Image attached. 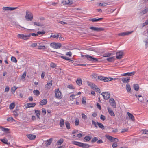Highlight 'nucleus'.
<instances>
[{
  "label": "nucleus",
  "mask_w": 148,
  "mask_h": 148,
  "mask_svg": "<svg viewBox=\"0 0 148 148\" xmlns=\"http://www.w3.org/2000/svg\"><path fill=\"white\" fill-rule=\"evenodd\" d=\"M31 36H38V35L37 34H36L34 33L27 34H18L17 37L19 38L24 40H27Z\"/></svg>",
  "instance_id": "nucleus-1"
},
{
  "label": "nucleus",
  "mask_w": 148,
  "mask_h": 148,
  "mask_svg": "<svg viewBox=\"0 0 148 148\" xmlns=\"http://www.w3.org/2000/svg\"><path fill=\"white\" fill-rule=\"evenodd\" d=\"M72 143L75 145L83 148H88L90 147L89 145L88 144L83 143L75 141H72Z\"/></svg>",
  "instance_id": "nucleus-2"
},
{
  "label": "nucleus",
  "mask_w": 148,
  "mask_h": 148,
  "mask_svg": "<svg viewBox=\"0 0 148 148\" xmlns=\"http://www.w3.org/2000/svg\"><path fill=\"white\" fill-rule=\"evenodd\" d=\"M117 79H113L111 77H107L102 76H97V78L96 79L97 80L98 79L100 81H103L104 82H107L109 81H111L113 79L116 80Z\"/></svg>",
  "instance_id": "nucleus-3"
},
{
  "label": "nucleus",
  "mask_w": 148,
  "mask_h": 148,
  "mask_svg": "<svg viewBox=\"0 0 148 148\" xmlns=\"http://www.w3.org/2000/svg\"><path fill=\"white\" fill-rule=\"evenodd\" d=\"M25 18L27 21H31L33 19V14L28 11H27L26 12Z\"/></svg>",
  "instance_id": "nucleus-4"
},
{
  "label": "nucleus",
  "mask_w": 148,
  "mask_h": 148,
  "mask_svg": "<svg viewBox=\"0 0 148 148\" xmlns=\"http://www.w3.org/2000/svg\"><path fill=\"white\" fill-rule=\"evenodd\" d=\"M55 93L56 97L57 99H60L62 98V95L59 89L55 90Z\"/></svg>",
  "instance_id": "nucleus-5"
},
{
  "label": "nucleus",
  "mask_w": 148,
  "mask_h": 148,
  "mask_svg": "<svg viewBox=\"0 0 148 148\" xmlns=\"http://www.w3.org/2000/svg\"><path fill=\"white\" fill-rule=\"evenodd\" d=\"M50 46L54 49H58L61 47L62 45L61 43H59L53 42L50 44Z\"/></svg>",
  "instance_id": "nucleus-6"
},
{
  "label": "nucleus",
  "mask_w": 148,
  "mask_h": 148,
  "mask_svg": "<svg viewBox=\"0 0 148 148\" xmlns=\"http://www.w3.org/2000/svg\"><path fill=\"white\" fill-rule=\"evenodd\" d=\"M57 21L59 23L61 24L62 25H67V24H71V23H73L72 19L71 18H69V20H68L67 22L68 23H67L66 22L63 21H61L58 20Z\"/></svg>",
  "instance_id": "nucleus-7"
},
{
  "label": "nucleus",
  "mask_w": 148,
  "mask_h": 148,
  "mask_svg": "<svg viewBox=\"0 0 148 148\" xmlns=\"http://www.w3.org/2000/svg\"><path fill=\"white\" fill-rule=\"evenodd\" d=\"M84 56L88 60L92 62H97L98 61L97 58H94L89 55H86Z\"/></svg>",
  "instance_id": "nucleus-8"
},
{
  "label": "nucleus",
  "mask_w": 148,
  "mask_h": 148,
  "mask_svg": "<svg viewBox=\"0 0 148 148\" xmlns=\"http://www.w3.org/2000/svg\"><path fill=\"white\" fill-rule=\"evenodd\" d=\"M101 95L103 96L104 99L105 100L108 99L110 97V94L107 92H103L101 94Z\"/></svg>",
  "instance_id": "nucleus-9"
},
{
  "label": "nucleus",
  "mask_w": 148,
  "mask_h": 148,
  "mask_svg": "<svg viewBox=\"0 0 148 148\" xmlns=\"http://www.w3.org/2000/svg\"><path fill=\"white\" fill-rule=\"evenodd\" d=\"M123 56V52L121 51L116 53V58L117 59H120L122 58Z\"/></svg>",
  "instance_id": "nucleus-10"
},
{
  "label": "nucleus",
  "mask_w": 148,
  "mask_h": 148,
  "mask_svg": "<svg viewBox=\"0 0 148 148\" xmlns=\"http://www.w3.org/2000/svg\"><path fill=\"white\" fill-rule=\"evenodd\" d=\"M90 29L93 30L94 31H96L97 32H99L101 31H103L104 30V29L103 28H98L93 27H90Z\"/></svg>",
  "instance_id": "nucleus-11"
},
{
  "label": "nucleus",
  "mask_w": 148,
  "mask_h": 148,
  "mask_svg": "<svg viewBox=\"0 0 148 148\" xmlns=\"http://www.w3.org/2000/svg\"><path fill=\"white\" fill-rule=\"evenodd\" d=\"M105 136L111 142H113L115 141H116V140H117V141H118V140L117 138H114L108 135H106Z\"/></svg>",
  "instance_id": "nucleus-12"
},
{
  "label": "nucleus",
  "mask_w": 148,
  "mask_h": 148,
  "mask_svg": "<svg viewBox=\"0 0 148 148\" xmlns=\"http://www.w3.org/2000/svg\"><path fill=\"white\" fill-rule=\"evenodd\" d=\"M17 7H3L2 8L3 10L4 11L6 10H14L17 9Z\"/></svg>",
  "instance_id": "nucleus-13"
},
{
  "label": "nucleus",
  "mask_w": 148,
  "mask_h": 148,
  "mask_svg": "<svg viewBox=\"0 0 148 148\" xmlns=\"http://www.w3.org/2000/svg\"><path fill=\"white\" fill-rule=\"evenodd\" d=\"M127 114L128 115V119L129 120L132 121L133 122H134L135 121V119L132 114L129 112H127Z\"/></svg>",
  "instance_id": "nucleus-14"
},
{
  "label": "nucleus",
  "mask_w": 148,
  "mask_h": 148,
  "mask_svg": "<svg viewBox=\"0 0 148 148\" xmlns=\"http://www.w3.org/2000/svg\"><path fill=\"white\" fill-rule=\"evenodd\" d=\"M109 102L110 105L113 108H115L116 103L115 100L113 98H111L109 100Z\"/></svg>",
  "instance_id": "nucleus-15"
},
{
  "label": "nucleus",
  "mask_w": 148,
  "mask_h": 148,
  "mask_svg": "<svg viewBox=\"0 0 148 148\" xmlns=\"http://www.w3.org/2000/svg\"><path fill=\"white\" fill-rule=\"evenodd\" d=\"M133 32V31H132L131 32H123L121 33H120L118 35L119 36H124L125 35H128Z\"/></svg>",
  "instance_id": "nucleus-16"
},
{
  "label": "nucleus",
  "mask_w": 148,
  "mask_h": 148,
  "mask_svg": "<svg viewBox=\"0 0 148 148\" xmlns=\"http://www.w3.org/2000/svg\"><path fill=\"white\" fill-rule=\"evenodd\" d=\"M29 139L31 140H34L36 137V136L34 135L29 134L26 135Z\"/></svg>",
  "instance_id": "nucleus-17"
},
{
  "label": "nucleus",
  "mask_w": 148,
  "mask_h": 148,
  "mask_svg": "<svg viewBox=\"0 0 148 148\" xmlns=\"http://www.w3.org/2000/svg\"><path fill=\"white\" fill-rule=\"evenodd\" d=\"M52 81L51 80L49 83H47L45 85V88L46 89H49L52 85Z\"/></svg>",
  "instance_id": "nucleus-18"
},
{
  "label": "nucleus",
  "mask_w": 148,
  "mask_h": 148,
  "mask_svg": "<svg viewBox=\"0 0 148 148\" xmlns=\"http://www.w3.org/2000/svg\"><path fill=\"white\" fill-rule=\"evenodd\" d=\"M53 140V139L52 138H50L49 139L47 140L46 141L45 144L46 146L47 147L51 143Z\"/></svg>",
  "instance_id": "nucleus-19"
},
{
  "label": "nucleus",
  "mask_w": 148,
  "mask_h": 148,
  "mask_svg": "<svg viewBox=\"0 0 148 148\" xmlns=\"http://www.w3.org/2000/svg\"><path fill=\"white\" fill-rule=\"evenodd\" d=\"M135 72L134 71H133L131 72H128L122 74H121V76H131L132 75H134L135 73Z\"/></svg>",
  "instance_id": "nucleus-20"
},
{
  "label": "nucleus",
  "mask_w": 148,
  "mask_h": 148,
  "mask_svg": "<svg viewBox=\"0 0 148 148\" xmlns=\"http://www.w3.org/2000/svg\"><path fill=\"white\" fill-rule=\"evenodd\" d=\"M107 109L109 114L111 116H115L114 112L111 109L108 108Z\"/></svg>",
  "instance_id": "nucleus-21"
},
{
  "label": "nucleus",
  "mask_w": 148,
  "mask_h": 148,
  "mask_svg": "<svg viewBox=\"0 0 148 148\" xmlns=\"http://www.w3.org/2000/svg\"><path fill=\"white\" fill-rule=\"evenodd\" d=\"M35 105L36 104L34 103H27L26 107V108L34 107L35 106Z\"/></svg>",
  "instance_id": "nucleus-22"
},
{
  "label": "nucleus",
  "mask_w": 148,
  "mask_h": 148,
  "mask_svg": "<svg viewBox=\"0 0 148 148\" xmlns=\"http://www.w3.org/2000/svg\"><path fill=\"white\" fill-rule=\"evenodd\" d=\"M64 121L62 119H61L60 120L59 125L61 127H63L64 126Z\"/></svg>",
  "instance_id": "nucleus-23"
},
{
  "label": "nucleus",
  "mask_w": 148,
  "mask_h": 148,
  "mask_svg": "<svg viewBox=\"0 0 148 148\" xmlns=\"http://www.w3.org/2000/svg\"><path fill=\"white\" fill-rule=\"evenodd\" d=\"M47 103V100L44 99L41 100L40 102V104L41 106L46 105Z\"/></svg>",
  "instance_id": "nucleus-24"
},
{
  "label": "nucleus",
  "mask_w": 148,
  "mask_h": 148,
  "mask_svg": "<svg viewBox=\"0 0 148 148\" xmlns=\"http://www.w3.org/2000/svg\"><path fill=\"white\" fill-rule=\"evenodd\" d=\"M90 87L94 89H95L97 90V91H98L99 92L100 91V89L99 88H97L96 85L95 84H93V83L90 86Z\"/></svg>",
  "instance_id": "nucleus-25"
},
{
  "label": "nucleus",
  "mask_w": 148,
  "mask_h": 148,
  "mask_svg": "<svg viewBox=\"0 0 148 148\" xmlns=\"http://www.w3.org/2000/svg\"><path fill=\"white\" fill-rule=\"evenodd\" d=\"M63 3L65 4L71 5L73 3L72 0H64Z\"/></svg>",
  "instance_id": "nucleus-26"
},
{
  "label": "nucleus",
  "mask_w": 148,
  "mask_h": 148,
  "mask_svg": "<svg viewBox=\"0 0 148 148\" xmlns=\"http://www.w3.org/2000/svg\"><path fill=\"white\" fill-rule=\"evenodd\" d=\"M130 80V77H127L125 78H123L122 79V81L124 83H127Z\"/></svg>",
  "instance_id": "nucleus-27"
},
{
  "label": "nucleus",
  "mask_w": 148,
  "mask_h": 148,
  "mask_svg": "<svg viewBox=\"0 0 148 148\" xmlns=\"http://www.w3.org/2000/svg\"><path fill=\"white\" fill-rule=\"evenodd\" d=\"M76 82V84L79 86H80L82 84V82L81 78L77 79Z\"/></svg>",
  "instance_id": "nucleus-28"
},
{
  "label": "nucleus",
  "mask_w": 148,
  "mask_h": 148,
  "mask_svg": "<svg viewBox=\"0 0 148 148\" xmlns=\"http://www.w3.org/2000/svg\"><path fill=\"white\" fill-rule=\"evenodd\" d=\"M126 88L127 91L129 92H131V90L130 84H127L126 85Z\"/></svg>",
  "instance_id": "nucleus-29"
},
{
  "label": "nucleus",
  "mask_w": 148,
  "mask_h": 148,
  "mask_svg": "<svg viewBox=\"0 0 148 148\" xmlns=\"http://www.w3.org/2000/svg\"><path fill=\"white\" fill-rule=\"evenodd\" d=\"M103 19L102 18H99L98 19H97L96 18H93L92 19H90V20L92 22H97L100 20H101Z\"/></svg>",
  "instance_id": "nucleus-30"
},
{
  "label": "nucleus",
  "mask_w": 148,
  "mask_h": 148,
  "mask_svg": "<svg viewBox=\"0 0 148 148\" xmlns=\"http://www.w3.org/2000/svg\"><path fill=\"white\" fill-rule=\"evenodd\" d=\"M134 88L136 91H138L139 89V86L137 84H134Z\"/></svg>",
  "instance_id": "nucleus-31"
},
{
  "label": "nucleus",
  "mask_w": 148,
  "mask_h": 148,
  "mask_svg": "<svg viewBox=\"0 0 148 148\" xmlns=\"http://www.w3.org/2000/svg\"><path fill=\"white\" fill-rule=\"evenodd\" d=\"M1 130L5 132H8L9 131V129L7 128H4L2 126H1L0 127Z\"/></svg>",
  "instance_id": "nucleus-32"
},
{
  "label": "nucleus",
  "mask_w": 148,
  "mask_h": 148,
  "mask_svg": "<svg viewBox=\"0 0 148 148\" xmlns=\"http://www.w3.org/2000/svg\"><path fill=\"white\" fill-rule=\"evenodd\" d=\"M33 93L34 95L37 96L39 95L40 94V92L38 90H34V91H33Z\"/></svg>",
  "instance_id": "nucleus-33"
},
{
  "label": "nucleus",
  "mask_w": 148,
  "mask_h": 148,
  "mask_svg": "<svg viewBox=\"0 0 148 148\" xmlns=\"http://www.w3.org/2000/svg\"><path fill=\"white\" fill-rule=\"evenodd\" d=\"M147 12H148V8H146L141 11L140 14L141 15H143L146 14Z\"/></svg>",
  "instance_id": "nucleus-34"
},
{
  "label": "nucleus",
  "mask_w": 148,
  "mask_h": 148,
  "mask_svg": "<svg viewBox=\"0 0 148 148\" xmlns=\"http://www.w3.org/2000/svg\"><path fill=\"white\" fill-rule=\"evenodd\" d=\"M15 106V104L14 102H13L11 103L9 106V108L10 110L13 109Z\"/></svg>",
  "instance_id": "nucleus-35"
},
{
  "label": "nucleus",
  "mask_w": 148,
  "mask_h": 148,
  "mask_svg": "<svg viewBox=\"0 0 148 148\" xmlns=\"http://www.w3.org/2000/svg\"><path fill=\"white\" fill-rule=\"evenodd\" d=\"M112 54L110 52H108L104 54L103 55V57H107L111 56L112 55Z\"/></svg>",
  "instance_id": "nucleus-36"
},
{
  "label": "nucleus",
  "mask_w": 148,
  "mask_h": 148,
  "mask_svg": "<svg viewBox=\"0 0 148 148\" xmlns=\"http://www.w3.org/2000/svg\"><path fill=\"white\" fill-rule=\"evenodd\" d=\"M0 140L5 144H8V140L5 138L3 139H0Z\"/></svg>",
  "instance_id": "nucleus-37"
},
{
  "label": "nucleus",
  "mask_w": 148,
  "mask_h": 148,
  "mask_svg": "<svg viewBox=\"0 0 148 148\" xmlns=\"http://www.w3.org/2000/svg\"><path fill=\"white\" fill-rule=\"evenodd\" d=\"M26 75V72L25 71L22 74L21 77V80L25 79V77Z\"/></svg>",
  "instance_id": "nucleus-38"
},
{
  "label": "nucleus",
  "mask_w": 148,
  "mask_h": 148,
  "mask_svg": "<svg viewBox=\"0 0 148 148\" xmlns=\"http://www.w3.org/2000/svg\"><path fill=\"white\" fill-rule=\"evenodd\" d=\"M47 47L45 45H40L38 46V49H46Z\"/></svg>",
  "instance_id": "nucleus-39"
},
{
  "label": "nucleus",
  "mask_w": 148,
  "mask_h": 148,
  "mask_svg": "<svg viewBox=\"0 0 148 148\" xmlns=\"http://www.w3.org/2000/svg\"><path fill=\"white\" fill-rule=\"evenodd\" d=\"M35 113L37 117L40 118V111L38 110H35Z\"/></svg>",
  "instance_id": "nucleus-40"
},
{
  "label": "nucleus",
  "mask_w": 148,
  "mask_h": 148,
  "mask_svg": "<svg viewBox=\"0 0 148 148\" xmlns=\"http://www.w3.org/2000/svg\"><path fill=\"white\" fill-rule=\"evenodd\" d=\"M97 125H98L99 127L101 128L102 129V130L104 129V127L103 124L101 123H99L98 122H97Z\"/></svg>",
  "instance_id": "nucleus-41"
},
{
  "label": "nucleus",
  "mask_w": 148,
  "mask_h": 148,
  "mask_svg": "<svg viewBox=\"0 0 148 148\" xmlns=\"http://www.w3.org/2000/svg\"><path fill=\"white\" fill-rule=\"evenodd\" d=\"M77 96V95H75L74 94H72L71 95L70 97V100L71 101H73L74 99H75V96Z\"/></svg>",
  "instance_id": "nucleus-42"
},
{
  "label": "nucleus",
  "mask_w": 148,
  "mask_h": 148,
  "mask_svg": "<svg viewBox=\"0 0 148 148\" xmlns=\"http://www.w3.org/2000/svg\"><path fill=\"white\" fill-rule=\"evenodd\" d=\"M107 60L109 62H112L114 61V57H111L107 59Z\"/></svg>",
  "instance_id": "nucleus-43"
},
{
  "label": "nucleus",
  "mask_w": 148,
  "mask_h": 148,
  "mask_svg": "<svg viewBox=\"0 0 148 148\" xmlns=\"http://www.w3.org/2000/svg\"><path fill=\"white\" fill-rule=\"evenodd\" d=\"M66 126L68 130L70 128V124L68 121H66L65 122Z\"/></svg>",
  "instance_id": "nucleus-44"
},
{
  "label": "nucleus",
  "mask_w": 148,
  "mask_h": 148,
  "mask_svg": "<svg viewBox=\"0 0 148 148\" xmlns=\"http://www.w3.org/2000/svg\"><path fill=\"white\" fill-rule=\"evenodd\" d=\"M91 139V137L89 136H86L84 139V141H89Z\"/></svg>",
  "instance_id": "nucleus-45"
},
{
  "label": "nucleus",
  "mask_w": 148,
  "mask_h": 148,
  "mask_svg": "<svg viewBox=\"0 0 148 148\" xmlns=\"http://www.w3.org/2000/svg\"><path fill=\"white\" fill-rule=\"evenodd\" d=\"M11 60L12 62L16 63L17 62V61L16 58L13 56H12L11 58Z\"/></svg>",
  "instance_id": "nucleus-46"
},
{
  "label": "nucleus",
  "mask_w": 148,
  "mask_h": 148,
  "mask_svg": "<svg viewBox=\"0 0 148 148\" xmlns=\"http://www.w3.org/2000/svg\"><path fill=\"white\" fill-rule=\"evenodd\" d=\"M86 98L85 97H83L82 98V103L84 105H86Z\"/></svg>",
  "instance_id": "nucleus-47"
},
{
  "label": "nucleus",
  "mask_w": 148,
  "mask_h": 148,
  "mask_svg": "<svg viewBox=\"0 0 148 148\" xmlns=\"http://www.w3.org/2000/svg\"><path fill=\"white\" fill-rule=\"evenodd\" d=\"M67 88H68L71 89H75V87L73 86V85L70 84L67 86Z\"/></svg>",
  "instance_id": "nucleus-48"
},
{
  "label": "nucleus",
  "mask_w": 148,
  "mask_h": 148,
  "mask_svg": "<svg viewBox=\"0 0 148 148\" xmlns=\"http://www.w3.org/2000/svg\"><path fill=\"white\" fill-rule=\"evenodd\" d=\"M63 142V140L62 139H60L57 142V143L58 145H60Z\"/></svg>",
  "instance_id": "nucleus-49"
},
{
  "label": "nucleus",
  "mask_w": 148,
  "mask_h": 148,
  "mask_svg": "<svg viewBox=\"0 0 148 148\" xmlns=\"http://www.w3.org/2000/svg\"><path fill=\"white\" fill-rule=\"evenodd\" d=\"M50 37H52L53 38L57 39L59 37V35L58 34H55L54 35H51Z\"/></svg>",
  "instance_id": "nucleus-50"
},
{
  "label": "nucleus",
  "mask_w": 148,
  "mask_h": 148,
  "mask_svg": "<svg viewBox=\"0 0 148 148\" xmlns=\"http://www.w3.org/2000/svg\"><path fill=\"white\" fill-rule=\"evenodd\" d=\"M79 120L77 118L75 119V125L76 126H77L79 124Z\"/></svg>",
  "instance_id": "nucleus-51"
},
{
  "label": "nucleus",
  "mask_w": 148,
  "mask_h": 148,
  "mask_svg": "<svg viewBox=\"0 0 148 148\" xmlns=\"http://www.w3.org/2000/svg\"><path fill=\"white\" fill-rule=\"evenodd\" d=\"M7 121H15V120L12 117H8L7 119Z\"/></svg>",
  "instance_id": "nucleus-52"
},
{
  "label": "nucleus",
  "mask_w": 148,
  "mask_h": 148,
  "mask_svg": "<svg viewBox=\"0 0 148 148\" xmlns=\"http://www.w3.org/2000/svg\"><path fill=\"white\" fill-rule=\"evenodd\" d=\"M37 33L38 34H39L43 35L45 33V32L44 30H43L42 31H38L37 32Z\"/></svg>",
  "instance_id": "nucleus-53"
},
{
  "label": "nucleus",
  "mask_w": 148,
  "mask_h": 148,
  "mask_svg": "<svg viewBox=\"0 0 148 148\" xmlns=\"http://www.w3.org/2000/svg\"><path fill=\"white\" fill-rule=\"evenodd\" d=\"M117 142V140H116V141L112 145V147L113 148L116 147H117L118 144H117V142Z\"/></svg>",
  "instance_id": "nucleus-54"
},
{
  "label": "nucleus",
  "mask_w": 148,
  "mask_h": 148,
  "mask_svg": "<svg viewBox=\"0 0 148 148\" xmlns=\"http://www.w3.org/2000/svg\"><path fill=\"white\" fill-rule=\"evenodd\" d=\"M91 77L93 79H94L95 78H97V75L96 74H93L91 75Z\"/></svg>",
  "instance_id": "nucleus-55"
},
{
  "label": "nucleus",
  "mask_w": 148,
  "mask_h": 148,
  "mask_svg": "<svg viewBox=\"0 0 148 148\" xmlns=\"http://www.w3.org/2000/svg\"><path fill=\"white\" fill-rule=\"evenodd\" d=\"M18 88H16L15 86H14L11 88V90L13 92V93H14L15 90L17 89Z\"/></svg>",
  "instance_id": "nucleus-56"
},
{
  "label": "nucleus",
  "mask_w": 148,
  "mask_h": 148,
  "mask_svg": "<svg viewBox=\"0 0 148 148\" xmlns=\"http://www.w3.org/2000/svg\"><path fill=\"white\" fill-rule=\"evenodd\" d=\"M50 66L52 68H54L56 67V65L55 63L52 62L50 64Z\"/></svg>",
  "instance_id": "nucleus-57"
},
{
  "label": "nucleus",
  "mask_w": 148,
  "mask_h": 148,
  "mask_svg": "<svg viewBox=\"0 0 148 148\" xmlns=\"http://www.w3.org/2000/svg\"><path fill=\"white\" fill-rule=\"evenodd\" d=\"M98 138L97 137H94L92 140V142L94 143L95 142L98 140Z\"/></svg>",
  "instance_id": "nucleus-58"
},
{
  "label": "nucleus",
  "mask_w": 148,
  "mask_h": 148,
  "mask_svg": "<svg viewBox=\"0 0 148 148\" xmlns=\"http://www.w3.org/2000/svg\"><path fill=\"white\" fill-rule=\"evenodd\" d=\"M37 45V43H33L30 46L32 47H34L36 46Z\"/></svg>",
  "instance_id": "nucleus-59"
},
{
  "label": "nucleus",
  "mask_w": 148,
  "mask_h": 148,
  "mask_svg": "<svg viewBox=\"0 0 148 148\" xmlns=\"http://www.w3.org/2000/svg\"><path fill=\"white\" fill-rule=\"evenodd\" d=\"M42 112L43 114V115H45L46 113V110L44 108H42Z\"/></svg>",
  "instance_id": "nucleus-60"
},
{
  "label": "nucleus",
  "mask_w": 148,
  "mask_h": 148,
  "mask_svg": "<svg viewBox=\"0 0 148 148\" xmlns=\"http://www.w3.org/2000/svg\"><path fill=\"white\" fill-rule=\"evenodd\" d=\"M92 124L94 125L95 126V127H97V123L96 122H95L93 120H92Z\"/></svg>",
  "instance_id": "nucleus-61"
},
{
  "label": "nucleus",
  "mask_w": 148,
  "mask_h": 148,
  "mask_svg": "<svg viewBox=\"0 0 148 148\" xmlns=\"http://www.w3.org/2000/svg\"><path fill=\"white\" fill-rule=\"evenodd\" d=\"M100 119L101 120L104 121L105 120L106 118L103 115H101L100 116Z\"/></svg>",
  "instance_id": "nucleus-62"
},
{
  "label": "nucleus",
  "mask_w": 148,
  "mask_h": 148,
  "mask_svg": "<svg viewBox=\"0 0 148 148\" xmlns=\"http://www.w3.org/2000/svg\"><path fill=\"white\" fill-rule=\"evenodd\" d=\"M66 55L69 56L70 57L72 55V54L71 52L69 51L67 52L66 53Z\"/></svg>",
  "instance_id": "nucleus-63"
},
{
  "label": "nucleus",
  "mask_w": 148,
  "mask_h": 148,
  "mask_svg": "<svg viewBox=\"0 0 148 148\" xmlns=\"http://www.w3.org/2000/svg\"><path fill=\"white\" fill-rule=\"evenodd\" d=\"M147 25H148V20H146L145 23H143V27Z\"/></svg>",
  "instance_id": "nucleus-64"
}]
</instances>
